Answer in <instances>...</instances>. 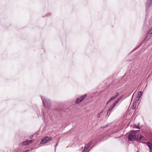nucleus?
Here are the masks:
<instances>
[{
  "instance_id": "nucleus-1",
  "label": "nucleus",
  "mask_w": 152,
  "mask_h": 152,
  "mask_svg": "<svg viewBox=\"0 0 152 152\" xmlns=\"http://www.w3.org/2000/svg\"><path fill=\"white\" fill-rule=\"evenodd\" d=\"M138 131H131V132L129 134V137H128V140L129 141H132L135 138V132H138Z\"/></svg>"
},
{
  "instance_id": "nucleus-2",
  "label": "nucleus",
  "mask_w": 152,
  "mask_h": 152,
  "mask_svg": "<svg viewBox=\"0 0 152 152\" xmlns=\"http://www.w3.org/2000/svg\"><path fill=\"white\" fill-rule=\"evenodd\" d=\"M51 137H47L44 138L41 141V143H46L51 140Z\"/></svg>"
},
{
  "instance_id": "nucleus-3",
  "label": "nucleus",
  "mask_w": 152,
  "mask_h": 152,
  "mask_svg": "<svg viewBox=\"0 0 152 152\" xmlns=\"http://www.w3.org/2000/svg\"><path fill=\"white\" fill-rule=\"evenodd\" d=\"M86 97V95L85 94L80 97V98L77 99L76 100V103L78 104L81 102Z\"/></svg>"
},
{
  "instance_id": "nucleus-4",
  "label": "nucleus",
  "mask_w": 152,
  "mask_h": 152,
  "mask_svg": "<svg viewBox=\"0 0 152 152\" xmlns=\"http://www.w3.org/2000/svg\"><path fill=\"white\" fill-rule=\"evenodd\" d=\"M137 132H135V139L138 140H140V141H143L144 140V138L143 136H142L141 135H140L139 134H136Z\"/></svg>"
},
{
  "instance_id": "nucleus-5",
  "label": "nucleus",
  "mask_w": 152,
  "mask_h": 152,
  "mask_svg": "<svg viewBox=\"0 0 152 152\" xmlns=\"http://www.w3.org/2000/svg\"><path fill=\"white\" fill-rule=\"evenodd\" d=\"M142 92L141 91L139 92L136 99V102H138L140 99V98L142 95Z\"/></svg>"
},
{
  "instance_id": "nucleus-6",
  "label": "nucleus",
  "mask_w": 152,
  "mask_h": 152,
  "mask_svg": "<svg viewBox=\"0 0 152 152\" xmlns=\"http://www.w3.org/2000/svg\"><path fill=\"white\" fill-rule=\"evenodd\" d=\"M152 37V27L149 30L147 36L146 37V38L149 39Z\"/></svg>"
},
{
  "instance_id": "nucleus-7",
  "label": "nucleus",
  "mask_w": 152,
  "mask_h": 152,
  "mask_svg": "<svg viewBox=\"0 0 152 152\" xmlns=\"http://www.w3.org/2000/svg\"><path fill=\"white\" fill-rule=\"evenodd\" d=\"M34 140H29L28 141H25L22 142V144L23 145H28L30 143H31Z\"/></svg>"
},
{
  "instance_id": "nucleus-8",
  "label": "nucleus",
  "mask_w": 152,
  "mask_h": 152,
  "mask_svg": "<svg viewBox=\"0 0 152 152\" xmlns=\"http://www.w3.org/2000/svg\"><path fill=\"white\" fill-rule=\"evenodd\" d=\"M115 107L113 105H111L110 107V109L108 110L107 113V115L109 116L112 110Z\"/></svg>"
},
{
  "instance_id": "nucleus-9",
  "label": "nucleus",
  "mask_w": 152,
  "mask_h": 152,
  "mask_svg": "<svg viewBox=\"0 0 152 152\" xmlns=\"http://www.w3.org/2000/svg\"><path fill=\"white\" fill-rule=\"evenodd\" d=\"M147 144L150 150L152 149V144L150 142H147Z\"/></svg>"
},
{
  "instance_id": "nucleus-10",
  "label": "nucleus",
  "mask_w": 152,
  "mask_h": 152,
  "mask_svg": "<svg viewBox=\"0 0 152 152\" xmlns=\"http://www.w3.org/2000/svg\"><path fill=\"white\" fill-rule=\"evenodd\" d=\"M90 145V144H88L86 145L84 148V149L83 151H85L86 150H87L89 147Z\"/></svg>"
},
{
  "instance_id": "nucleus-11",
  "label": "nucleus",
  "mask_w": 152,
  "mask_h": 152,
  "mask_svg": "<svg viewBox=\"0 0 152 152\" xmlns=\"http://www.w3.org/2000/svg\"><path fill=\"white\" fill-rule=\"evenodd\" d=\"M119 95V93H117L116 94V96H115L111 98L110 100L111 101L114 100L115 99L118 95Z\"/></svg>"
},
{
  "instance_id": "nucleus-12",
  "label": "nucleus",
  "mask_w": 152,
  "mask_h": 152,
  "mask_svg": "<svg viewBox=\"0 0 152 152\" xmlns=\"http://www.w3.org/2000/svg\"><path fill=\"white\" fill-rule=\"evenodd\" d=\"M43 104H44V106L45 107H48V106H47V104H48V102H43Z\"/></svg>"
},
{
  "instance_id": "nucleus-13",
  "label": "nucleus",
  "mask_w": 152,
  "mask_h": 152,
  "mask_svg": "<svg viewBox=\"0 0 152 152\" xmlns=\"http://www.w3.org/2000/svg\"><path fill=\"white\" fill-rule=\"evenodd\" d=\"M118 101H116L112 105L113 106H114V107H115V106L118 103Z\"/></svg>"
},
{
  "instance_id": "nucleus-14",
  "label": "nucleus",
  "mask_w": 152,
  "mask_h": 152,
  "mask_svg": "<svg viewBox=\"0 0 152 152\" xmlns=\"http://www.w3.org/2000/svg\"><path fill=\"white\" fill-rule=\"evenodd\" d=\"M136 107V105L135 104H133L132 105V108L133 109H134Z\"/></svg>"
},
{
  "instance_id": "nucleus-15",
  "label": "nucleus",
  "mask_w": 152,
  "mask_h": 152,
  "mask_svg": "<svg viewBox=\"0 0 152 152\" xmlns=\"http://www.w3.org/2000/svg\"><path fill=\"white\" fill-rule=\"evenodd\" d=\"M148 2L149 3H150V4H152V0H149Z\"/></svg>"
},
{
  "instance_id": "nucleus-16",
  "label": "nucleus",
  "mask_w": 152,
  "mask_h": 152,
  "mask_svg": "<svg viewBox=\"0 0 152 152\" xmlns=\"http://www.w3.org/2000/svg\"><path fill=\"white\" fill-rule=\"evenodd\" d=\"M97 116L98 118H99L100 116V113H99L98 114Z\"/></svg>"
},
{
  "instance_id": "nucleus-17",
  "label": "nucleus",
  "mask_w": 152,
  "mask_h": 152,
  "mask_svg": "<svg viewBox=\"0 0 152 152\" xmlns=\"http://www.w3.org/2000/svg\"><path fill=\"white\" fill-rule=\"evenodd\" d=\"M110 102V100H109V101H107V103H106V104L107 105L109 103V102Z\"/></svg>"
},
{
  "instance_id": "nucleus-18",
  "label": "nucleus",
  "mask_w": 152,
  "mask_h": 152,
  "mask_svg": "<svg viewBox=\"0 0 152 152\" xmlns=\"http://www.w3.org/2000/svg\"><path fill=\"white\" fill-rule=\"evenodd\" d=\"M29 151V150H26L25 151H24V152H28Z\"/></svg>"
},
{
  "instance_id": "nucleus-19",
  "label": "nucleus",
  "mask_w": 152,
  "mask_h": 152,
  "mask_svg": "<svg viewBox=\"0 0 152 152\" xmlns=\"http://www.w3.org/2000/svg\"><path fill=\"white\" fill-rule=\"evenodd\" d=\"M103 112V110L102 111H101L100 112V114H101V113H102Z\"/></svg>"
}]
</instances>
